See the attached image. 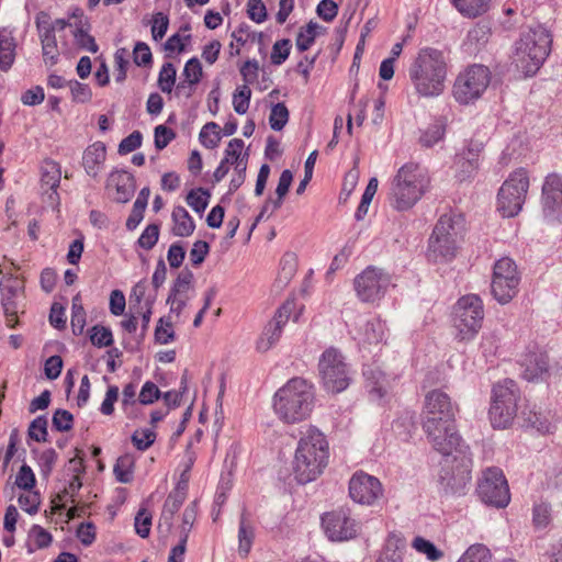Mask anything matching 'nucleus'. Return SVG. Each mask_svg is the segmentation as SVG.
<instances>
[{
    "label": "nucleus",
    "instance_id": "obj_23",
    "mask_svg": "<svg viewBox=\"0 0 562 562\" xmlns=\"http://www.w3.org/2000/svg\"><path fill=\"white\" fill-rule=\"evenodd\" d=\"M35 24L42 44L44 61L45 64L53 66L58 61L59 49L54 34V27L50 25L49 14L44 11L38 12L35 19Z\"/></svg>",
    "mask_w": 562,
    "mask_h": 562
},
{
    "label": "nucleus",
    "instance_id": "obj_47",
    "mask_svg": "<svg viewBox=\"0 0 562 562\" xmlns=\"http://www.w3.org/2000/svg\"><path fill=\"white\" fill-rule=\"evenodd\" d=\"M378 186V178L373 177L369 180V183L362 194L361 202L356 212L357 220H361L368 213L369 205L376 193Z\"/></svg>",
    "mask_w": 562,
    "mask_h": 562
},
{
    "label": "nucleus",
    "instance_id": "obj_43",
    "mask_svg": "<svg viewBox=\"0 0 562 562\" xmlns=\"http://www.w3.org/2000/svg\"><path fill=\"white\" fill-rule=\"evenodd\" d=\"M220 126L215 122L206 123L200 132V140L206 148L213 149L221 142Z\"/></svg>",
    "mask_w": 562,
    "mask_h": 562
},
{
    "label": "nucleus",
    "instance_id": "obj_60",
    "mask_svg": "<svg viewBox=\"0 0 562 562\" xmlns=\"http://www.w3.org/2000/svg\"><path fill=\"white\" fill-rule=\"evenodd\" d=\"M127 50L120 48L114 54L115 71L114 77L116 82H123L126 78V70L128 66Z\"/></svg>",
    "mask_w": 562,
    "mask_h": 562
},
{
    "label": "nucleus",
    "instance_id": "obj_34",
    "mask_svg": "<svg viewBox=\"0 0 562 562\" xmlns=\"http://www.w3.org/2000/svg\"><path fill=\"white\" fill-rule=\"evenodd\" d=\"M150 194L149 188L145 187L140 190L137 199L134 202L133 210L131 215L126 221V227L130 231H133L137 227V225L142 222L144 217V212L148 203V198Z\"/></svg>",
    "mask_w": 562,
    "mask_h": 562
},
{
    "label": "nucleus",
    "instance_id": "obj_45",
    "mask_svg": "<svg viewBox=\"0 0 562 562\" xmlns=\"http://www.w3.org/2000/svg\"><path fill=\"white\" fill-rule=\"evenodd\" d=\"M289 121V110L284 103L279 102L271 108L269 124L273 131H281Z\"/></svg>",
    "mask_w": 562,
    "mask_h": 562
},
{
    "label": "nucleus",
    "instance_id": "obj_14",
    "mask_svg": "<svg viewBox=\"0 0 562 562\" xmlns=\"http://www.w3.org/2000/svg\"><path fill=\"white\" fill-rule=\"evenodd\" d=\"M476 492L483 503L496 508H504L510 502L507 481L498 468H488L483 472Z\"/></svg>",
    "mask_w": 562,
    "mask_h": 562
},
{
    "label": "nucleus",
    "instance_id": "obj_8",
    "mask_svg": "<svg viewBox=\"0 0 562 562\" xmlns=\"http://www.w3.org/2000/svg\"><path fill=\"white\" fill-rule=\"evenodd\" d=\"M460 220V216L456 220V216L448 214L440 216L429 238V260L448 261L456 256Z\"/></svg>",
    "mask_w": 562,
    "mask_h": 562
},
{
    "label": "nucleus",
    "instance_id": "obj_27",
    "mask_svg": "<svg viewBox=\"0 0 562 562\" xmlns=\"http://www.w3.org/2000/svg\"><path fill=\"white\" fill-rule=\"evenodd\" d=\"M181 77L182 79L176 87V93L190 98L194 91V87L203 77L201 61L196 57L190 58L184 65Z\"/></svg>",
    "mask_w": 562,
    "mask_h": 562
},
{
    "label": "nucleus",
    "instance_id": "obj_18",
    "mask_svg": "<svg viewBox=\"0 0 562 562\" xmlns=\"http://www.w3.org/2000/svg\"><path fill=\"white\" fill-rule=\"evenodd\" d=\"M543 214L549 221L562 223V178L549 175L542 187Z\"/></svg>",
    "mask_w": 562,
    "mask_h": 562
},
{
    "label": "nucleus",
    "instance_id": "obj_61",
    "mask_svg": "<svg viewBox=\"0 0 562 562\" xmlns=\"http://www.w3.org/2000/svg\"><path fill=\"white\" fill-rule=\"evenodd\" d=\"M158 237L159 226L157 224H150L144 229V232L139 236L138 245L142 248L149 250L157 244Z\"/></svg>",
    "mask_w": 562,
    "mask_h": 562
},
{
    "label": "nucleus",
    "instance_id": "obj_52",
    "mask_svg": "<svg viewBox=\"0 0 562 562\" xmlns=\"http://www.w3.org/2000/svg\"><path fill=\"white\" fill-rule=\"evenodd\" d=\"M182 502V497L177 496H168L166 499L160 519L166 524L167 530L171 528L173 515L180 509Z\"/></svg>",
    "mask_w": 562,
    "mask_h": 562
},
{
    "label": "nucleus",
    "instance_id": "obj_64",
    "mask_svg": "<svg viewBox=\"0 0 562 562\" xmlns=\"http://www.w3.org/2000/svg\"><path fill=\"white\" fill-rule=\"evenodd\" d=\"M169 19L162 12H157L153 16L151 36L155 41L161 40L168 30Z\"/></svg>",
    "mask_w": 562,
    "mask_h": 562
},
{
    "label": "nucleus",
    "instance_id": "obj_49",
    "mask_svg": "<svg viewBox=\"0 0 562 562\" xmlns=\"http://www.w3.org/2000/svg\"><path fill=\"white\" fill-rule=\"evenodd\" d=\"M293 180V175L290 170L285 169L282 171L279 182L276 189V193L278 195V199L272 201V211L278 210L282 205L283 198L286 195L290 186Z\"/></svg>",
    "mask_w": 562,
    "mask_h": 562
},
{
    "label": "nucleus",
    "instance_id": "obj_55",
    "mask_svg": "<svg viewBox=\"0 0 562 562\" xmlns=\"http://www.w3.org/2000/svg\"><path fill=\"white\" fill-rule=\"evenodd\" d=\"M490 32L491 30L486 24L477 23L468 32L467 40L475 46L484 45L488 41Z\"/></svg>",
    "mask_w": 562,
    "mask_h": 562
},
{
    "label": "nucleus",
    "instance_id": "obj_48",
    "mask_svg": "<svg viewBox=\"0 0 562 562\" xmlns=\"http://www.w3.org/2000/svg\"><path fill=\"white\" fill-rule=\"evenodd\" d=\"M209 192L202 188L191 190L187 195V203L196 213H202L209 204Z\"/></svg>",
    "mask_w": 562,
    "mask_h": 562
},
{
    "label": "nucleus",
    "instance_id": "obj_16",
    "mask_svg": "<svg viewBox=\"0 0 562 562\" xmlns=\"http://www.w3.org/2000/svg\"><path fill=\"white\" fill-rule=\"evenodd\" d=\"M390 282L389 274L374 267H368L353 280V286L362 302H374L385 293Z\"/></svg>",
    "mask_w": 562,
    "mask_h": 562
},
{
    "label": "nucleus",
    "instance_id": "obj_4",
    "mask_svg": "<svg viewBox=\"0 0 562 562\" xmlns=\"http://www.w3.org/2000/svg\"><path fill=\"white\" fill-rule=\"evenodd\" d=\"M428 183L429 179L418 164H405L397 170L391 182L389 192L391 206L396 211L412 209L426 192Z\"/></svg>",
    "mask_w": 562,
    "mask_h": 562
},
{
    "label": "nucleus",
    "instance_id": "obj_36",
    "mask_svg": "<svg viewBox=\"0 0 562 562\" xmlns=\"http://www.w3.org/2000/svg\"><path fill=\"white\" fill-rule=\"evenodd\" d=\"M457 562H492L490 549L481 543L470 546Z\"/></svg>",
    "mask_w": 562,
    "mask_h": 562
},
{
    "label": "nucleus",
    "instance_id": "obj_10",
    "mask_svg": "<svg viewBox=\"0 0 562 562\" xmlns=\"http://www.w3.org/2000/svg\"><path fill=\"white\" fill-rule=\"evenodd\" d=\"M529 188L528 173L524 168L512 172L497 194V210L504 217H514L522 209Z\"/></svg>",
    "mask_w": 562,
    "mask_h": 562
},
{
    "label": "nucleus",
    "instance_id": "obj_12",
    "mask_svg": "<svg viewBox=\"0 0 562 562\" xmlns=\"http://www.w3.org/2000/svg\"><path fill=\"white\" fill-rule=\"evenodd\" d=\"M324 389L331 394L345 391L349 385V371L345 357L330 348L323 352L318 362Z\"/></svg>",
    "mask_w": 562,
    "mask_h": 562
},
{
    "label": "nucleus",
    "instance_id": "obj_59",
    "mask_svg": "<svg viewBox=\"0 0 562 562\" xmlns=\"http://www.w3.org/2000/svg\"><path fill=\"white\" fill-rule=\"evenodd\" d=\"M74 416L70 412L66 409H57L55 411L52 424L53 427L58 431H68L72 428Z\"/></svg>",
    "mask_w": 562,
    "mask_h": 562
},
{
    "label": "nucleus",
    "instance_id": "obj_9",
    "mask_svg": "<svg viewBox=\"0 0 562 562\" xmlns=\"http://www.w3.org/2000/svg\"><path fill=\"white\" fill-rule=\"evenodd\" d=\"M423 429L426 434L428 442L434 450L439 452L442 458L453 453H460L469 450L462 441L458 432L456 419H442L435 423V419L424 420Z\"/></svg>",
    "mask_w": 562,
    "mask_h": 562
},
{
    "label": "nucleus",
    "instance_id": "obj_57",
    "mask_svg": "<svg viewBox=\"0 0 562 562\" xmlns=\"http://www.w3.org/2000/svg\"><path fill=\"white\" fill-rule=\"evenodd\" d=\"M29 436L37 442H45L47 440V419L44 416H38L31 423Z\"/></svg>",
    "mask_w": 562,
    "mask_h": 562
},
{
    "label": "nucleus",
    "instance_id": "obj_41",
    "mask_svg": "<svg viewBox=\"0 0 562 562\" xmlns=\"http://www.w3.org/2000/svg\"><path fill=\"white\" fill-rule=\"evenodd\" d=\"M177 70L172 63H165L158 75V87L164 93H171L176 83Z\"/></svg>",
    "mask_w": 562,
    "mask_h": 562
},
{
    "label": "nucleus",
    "instance_id": "obj_30",
    "mask_svg": "<svg viewBox=\"0 0 562 562\" xmlns=\"http://www.w3.org/2000/svg\"><path fill=\"white\" fill-rule=\"evenodd\" d=\"M60 168L59 165L53 160H45L41 167V183L42 188H47V196L50 204L58 201L57 188L60 182Z\"/></svg>",
    "mask_w": 562,
    "mask_h": 562
},
{
    "label": "nucleus",
    "instance_id": "obj_3",
    "mask_svg": "<svg viewBox=\"0 0 562 562\" xmlns=\"http://www.w3.org/2000/svg\"><path fill=\"white\" fill-rule=\"evenodd\" d=\"M314 400L313 385L302 378H293L274 394L273 408L282 422L295 424L311 415Z\"/></svg>",
    "mask_w": 562,
    "mask_h": 562
},
{
    "label": "nucleus",
    "instance_id": "obj_13",
    "mask_svg": "<svg viewBox=\"0 0 562 562\" xmlns=\"http://www.w3.org/2000/svg\"><path fill=\"white\" fill-rule=\"evenodd\" d=\"M491 81V72L483 65H473L460 74L453 86V95L462 104L479 99Z\"/></svg>",
    "mask_w": 562,
    "mask_h": 562
},
{
    "label": "nucleus",
    "instance_id": "obj_56",
    "mask_svg": "<svg viewBox=\"0 0 562 562\" xmlns=\"http://www.w3.org/2000/svg\"><path fill=\"white\" fill-rule=\"evenodd\" d=\"M74 37L76 44L80 48L86 49L92 54H95L98 52L99 47L95 43L94 37L88 34V32L83 30V27H77L74 31Z\"/></svg>",
    "mask_w": 562,
    "mask_h": 562
},
{
    "label": "nucleus",
    "instance_id": "obj_6",
    "mask_svg": "<svg viewBox=\"0 0 562 562\" xmlns=\"http://www.w3.org/2000/svg\"><path fill=\"white\" fill-rule=\"evenodd\" d=\"M472 459L469 450L442 458L438 485L445 495H464L471 482Z\"/></svg>",
    "mask_w": 562,
    "mask_h": 562
},
{
    "label": "nucleus",
    "instance_id": "obj_11",
    "mask_svg": "<svg viewBox=\"0 0 562 562\" xmlns=\"http://www.w3.org/2000/svg\"><path fill=\"white\" fill-rule=\"evenodd\" d=\"M484 317L482 300L475 294L459 299L454 306L453 324L460 340H471L480 330Z\"/></svg>",
    "mask_w": 562,
    "mask_h": 562
},
{
    "label": "nucleus",
    "instance_id": "obj_28",
    "mask_svg": "<svg viewBox=\"0 0 562 562\" xmlns=\"http://www.w3.org/2000/svg\"><path fill=\"white\" fill-rule=\"evenodd\" d=\"M106 159V148L102 142H95L83 151L82 166L86 172L98 178Z\"/></svg>",
    "mask_w": 562,
    "mask_h": 562
},
{
    "label": "nucleus",
    "instance_id": "obj_39",
    "mask_svg": "<svg viewBox=\"0 0 562 562\" xmlns=\"http://www.w3.org/2000/svg\"><path fill=\"white\" fill-rule=\"evenodd\" d=\"M412 547L417 552L425 554L427 559L432 562L439 561L443 557V552L441 550H439L432 542L420 536L414 538Z\"/></svg>",
    "mask_w": 562,
    "mask_h": 562
},
{
    "label": "nucleus",
    "instance_id": "obj_29",
    "mask_svg": "<svg viewBox=\"0 0 562 562\" xmlns=\"http://www.w3.org/2000/svg\"><path fill=\"white\" fill-rule=\"evenodd\" d=\"M108 183L110 187H115L116 194L114 199L119 203L128 202L135 192V179L126 171H112Z\"/></svg>",
    "mask_w": 562,
    "mask_h": 562
},
{
    "label": "nucleus",
    "instance_id": "obj_20",
    "mask_svg": "<svg viewBox=\"0 0 562 562\" xmlns=\"http://www.w3.org/2000/svg\"><path fill=\"white\" fill-rule=\"evenodd\" d=\"M293 307V302H285L278 308L274 317L265 327L257 341V349L259 351L266 352L279 341L283 326L289 322Z\"/></svg>",
    "mask_w": 562,
    "mask_h": 562
},
{
    "label": "nucleus",
    "instance_id": "obj_5",
    "mask_svg": "<svg viewBox=\"0 0 562 562\" xmlns=\"http://www.w3.org/2000/svg\"><path fill=\"white\" fill-rule=\"evenodd\" d=\"M552 37L541 25L524 31L515 43L514 63L526 76L535 75L551 52Z\"/></svg>",
    "mask_w": 562,
    "mask_h": 562
},
{
    "label": "nucleus",
    "instance_id": "obj_1",
    "mask_svg": "<svg viewBox=\"0 0 562 562\" xmlns=\"http://www.w3.org/2000/svg\"><path fill=\"white\" fill-rule=\"evenodd\" d=\"M447 58L442 50L425 47L418 50L408 67V78L422 98L440 95L446 88Z\"/></svg>",
    "mask_w": 562,
    "mask_h": 562
},
{
    "label": "nucleus",
    "instance_id": "obj_17",
    "mask_svg": "<svg viewBox=\"0 0 562 562\" xmlns=\"http://www.w3.org/2000/svg\"><path fill=\"white\" fill-rule=\"evenodd\" d=\"M521 376L528 382H542L551 374L552 366L546 351L530 350L520 359Z\"/></svg>",
    "mask_w": 562,
    "mask_h": 562
},
{
    "label": "nucleus",
    "instance_id": "obj_32",
    "mask_svg": "<svg viewBox=\"0 0 562 562\" xmlns=\"http://www.w3.org/2000/svg\"><path fill=\"white\" fill-rule=\"evenodd\" d=\"M173 226L172 234L179 237H188L193 234L195 224L191 215L183 206H176L171 214Z\"/></svg>",
    "mask_w": 562,
    "mask_h": 562
},
{
    "label": "nucleus",
    "instance_id": "obj_51",
    "mask_svg": "<svg viewBox=\"0 0 562 562\" xmlns=\"http://www.w3.org/2000/svg\"><path fill=\"white\" fill-rule=\"evenodd\" d=\"M443 135V125L436 123L430 125L426 131L423 132L419 142L424 147H432L435 144L442 139Z\"/></svg>",
    "mask_w": 562,
    "mask_h": 562
},
{
    "label": "nucleus",
    "instance_id": "obj_37",
    "mask_svg": "<svg viewBox=\"0 0 562 562\" xmlns=\"http://www.w3.org/2000/svg\"><path fill=\"white\" fill-rule=\"evenodd\" d=\"M318 29L321 26L316 22L311 21L305 27L300 30L295 42L296 48L300 52H305L313 45Z\"/></svg>",
    "mask_w": 562,
    "mask_h": 562
},
{
    "label": "nucleus",
    "instance_id": "obj_15",
    "mask_svg": "<svg viewBox=\"0 0 562 562\" xmlns=\"http://www.w3.org/2000/svg\"><path fill=\"white\" fill-rule=\"evenodd\" d=\"M519 280L517 266L510 258L504 257L497 260L491 283L494 299L501 304L512 301L517 293Z\"/></svg>",
    "mask_w": 562,
    "mask_h": 562
},
{
    "label": "nucleus",
    "instance_id": "obj_54",
    "mask_svg": "<svg viewBox=\"0 0 562 562\" xmlns=\"http://www.w3.org/2000/svg\"><path fill=\"white\" fill-rule=\"evenodd\" d=\"M295 262L292 255H286L282 259V267L279 272L277 284L280 288L285 286L295 274Z\"/></svg>",
    "mask_w": 562,
    "mask_h": 562
},
{
    "label": "nucleus",
    "instance_id": "obj_33",
    "mask_svg": "<svg viewBox=\"0 0 562 562\" xmlns=\"http://www.w3.org/2000/svg\"><path fill=\"white\" fill-rule=\"evenodd\" d=\"M450 2L462 16L475 19L490 10L492 0H450Z\"/></svg>",
    "mask_w": 562,
    "mask_h": 562
},
{
    "label": "nucleus",
    "instance_id": "obj_50",
    "mask_svg": "<svg viewBox=\"0 0 562 562\" xmlns=\"http://www.w3.org/2000/svg\"><path fill=\"white\" fill-rule=\"evenodd\" d=\"M528 422L531 427L537 429L540 434H551L554 431L555 426L551 423L548 415L541 412H530L528 417Z\"/></svg>",
    "mask_w": 562,
    "mask_h": 562
},
{
    "label": "nucleus",
    "instance_id": "obj_63",
    "mask_svg": "<svg viewBox=\"0 0 562 562\" xmlns=\"http://www.w3.org/2000/svg\"><path fill=\"white\" fill-rule=\"evenodd\" d=\"M135 531L142 538H147L150 532L151 515L146 509H139L135 517Z\"/></svg>",
    "mask_w": 562,
    "mask_h": 562
},
{
    "label": "nucleus",
    "instance_id": "obj_58",
    "mask_svg": "<svg viewBox=\"0 0 562 562\" xmlns=\"http://www.w3.org/2000/svg\"><path fill=\"white\" fill-rule=\"evenodd\" d=\"M291 42L290 40L277 41L272 46L271 63L273 65L283 64L290 55Z\"/></svg>",
    "mask_w": 562,
    "mask_h": 562
},
{
    "label": "nucleus",
    "instance_id": "obj_53",
    "mask_svg": "<svg viewBox=\"0 0 562 562\" xmlns=\"http://www.w3.org/2000/svg\"><path fill=\"white\" fill-rule=\"evenodd\" d=\"M67 86L69 87L74 101L86 103L91 100L92 91L88 85L81 83L77 80H69Z\"/></svg>",
    "mask_w": 562,
    "mask_h": 562
},
{
    "label": "nucleus",
    "instance_id": "obj_24",
    "mask_svg": "<svg viewBox=\"0 0 562 562\" xmlns=\"http://www.w3.org/2000/svg\"><path fill=\"white\" fill-rule=\"evenodd\" d=\"M322 526L329 540H349L351 536L350 510L346 508L326 513L322 517Z\"/></svg>",
    "mask_w": 562,
    "mask_h": 562
},
{
    "label": "nucleus",
    "instance_id": "obj_2",
    "mask_svg": "<svg viewBox=\"0 0 562 562\" xmlns=\"http://www.w3.org/2000/svg\"><path fill=\"white\" fill-rule=\"evenodd\" d=\"M329 461V445L325 435L314 426H310L297 442L294 456L293 472L301 484L316 480L326 469Z\"/></svg>",
    "mask_w": 562,
    "mask_h": 562
},
{
    "label": "nucleus",
    "instance_id": "obj_22",
    "mask_svg": "<svg viewBox=\"0 0 562 562\" xmlns=\"http://www.w3.org/2000/svg\"><path fill=\"white\" fill-rule=\"evenodd\" d=\"M194 276L188 268L181 270L173 281L166 303L170 306V313L179 316L190 300Z\"/></svg>",
    "mask_w": 562,
    "mask_h": 562
},
{
    "label": "nucleus",
    "instance_id": "obj_26",
    "mask_svg": "<svg viewBox=\"0 0 562 562\" xmlns=\"http://www.w3.org/2000/svg\"><path fill=\"white\" fill-rule=\"evenodd\" d=\"M363 376L371 400L381 403L389 391L387 376L379 367L373 364L363 368Z\"/></svg>",
    "mask_w": 562,
    "mask_h": 562
},
{
    "label": "nucleus",
    "instance_id": "obj_46",
    "mask_svg": "<svg viewBox=\"0 0 562 562\" xmlns=\"http://www.w3.org/2000/svg\"><path fill=\"white\" fill-rule=\"evenodd\" d=\"M90 341L98 348L108 347L113 344V335L110 328L94 325L89 330Z\"/></svg>",
    "mask_w": 562,
    "mask_h": 562
},
{
    "label": "nucleus",
    "instance_id": "obj_35",
    "mask_svg": "<svg viewBox=\"0 0 562 562\" xmlns=\"http://www.w3.org/2000/svg\"><path fill=\"white\" fill-rule=\"evenodd\" d=\"M406 539L403 535L391 532L385 542L384 551L381 557L383 558H398L403 560V552L406 549Z\"/></svg>",
    "mask_w": 562,
    "mask_h": 562
},
{
    "label": "nucleus",
    "instance_id": "obj_62",
    "mask_svg": "<svg viewBox=\"0 0 562 562\" xmlns=\"http://www.w3.org/2000/svg\"><path fill=\"white\" fill-rule=\"evenodd\" d=\"M35 482L36 480L32 469L29 465L23 464L16 474L15 485L19 488L31 491L34 487Z\"/></svg>",
    "mask_w": 562,
    "mask_h": 562
},
{
    "label": "nucleus",
    "instance_id": "obj_42",
    "mask_svg": "<svg viewBox=\"0 0 562 562\" xmlns=\"http://www.w3.org/2000/svg\"><path fill=\"white\" fill-rule=\"evenodd\" d=\"M133 458L131 456H122L116 460L114 465V475L121 483H128L133 479Z\"/></svg>",
    "mask_w": 562,
    "mask_h": 562
},
{
    "label": "nucleus",
    "instance_id": "obj_19",
    "mask_svg": "<svg viewBox=\"0 0 562 562\" xmlns=\"http://www.w3.org/2000/svg\"><path fill=\"white\" fill-rule=\"evenodd\" d=\"M383 495V487L379 479L363 471L353 473V502L363 506L373 507Z\"/></svg>",
    "mask_w": 562,
    "mask_h": 562
},
{
    "label": "nucleus",
    "instance_id": "obj_25",
    "mask_svg": "<svg viewBox=\"0 0 562 562\" xmlns=\"http://www.w3.org/2000/svg\"><path fill=\"white\" fill-rule=\"evenodd\" d=\"M0 288L7 325L13 328L18 322V305L15 299L19 297L22 292L23 283L20 279L10 277L1 281Z\"/></svg>",
    "mask_w": 562,
    "mask_h": 562
},
{
    "label": "nucleus",
    "instance_id": "obj_7",
    "mask_svg": "<svg viewBox=\"0 0 562 562\" xmlns=\"http://www.w3.org/2000/svg\"><path fill=\"white\" fill-rule=\"evenodd\" d=\"M520 390L512 379H504L493 387L492 404L490 407V419L494 428H508L514 422L518 412Z\"/></svg>",
    "mask_w": 562,
    "mask_h": 562
},
{
    "label": "nucleus",
    "instance_id": "obj_38",
    "mask_svg": "<svg viewBox=\"0 0 562 562\" xmlns=\"http://www.w3.org/2000/svg\"><path fill=\"white\" fill-rule=\"evenodd\" d=\"M454 164L459 169L457 177L460 181L471 177L479 166L476 154H472V157H465L464 153L457 155Z\"/></svg>",
    "mask_w": 562,
    "mask_h": 562
},
{
    "label": "nucleus",
    "instance_id": "obj_31",
    "mask_svg": "<svg viewBox=\"0 0 562 562\" xmlns=\"http://www.w3.org/2000/svg\"><path fill=\"white\" fill-rule=\"evenodd\" d=\"M16 43L12 32L8 29H0V68L8 70L15 58Z\"/></svg>",
    "mask_w": 562,
    "mask_h": 562
},
{
    "label": "nucleus",
    "instance_id": "obj_44",
    "mask_svg": "<svg viewBox=\"0 0 562 562\" xmlns=\"http://www.w3.org/2000/svg\"><path fill=\"white\" fill-rule=\"evenodd\" d=\"M251 89L248 85L238 86L233 94V106L236 113L245 114L249 109Z\"/></svg>",
    "mask_w": 562,
    "mask_h": 562
},
{
    "label": "nucleus",
    "instance_id": "obj_21",
    "mask_svg": "<svg viewBox=\"0 0 562 562\" xmlns=\"http://www.w3.org/2000/svg\"><path fill=\"white\" fill-rule=\"evenodd\" d=\"M458 406L451 402L448 394L439 390L427 393L425 397L424 420L456 419Z\"/></svg>",
    "mask_w": 562,
    "mask_h": 562
},
{
    "label": "nucleus",
    "instance_id": "obj_40",
    "mask_svg": "<svg viewBox=\"0 0 562 562\" xmlns=\"http://www.w3.org/2000/svg\"><path fill=\"white\" fill-rule=\"evenodd\" d=\"M254 528L250 524H248L243 516L239 524V530H238V550L239 553L243 555H247L251 549L252 541H254Z\"/></svg>",
    "mask_w": 562,
    "mask_h": 562
}]
</instances>
